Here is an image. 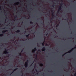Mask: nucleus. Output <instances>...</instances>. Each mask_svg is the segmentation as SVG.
<instances>
[{
  "label": "nucleus",
  "mask_w": 76,
  "mask_h": 76,
  "mask_svg": "<svg viewBox=\"0 0 76 76\" xmlns=\"http://www.w3.org/2000/svg\"><path fill=\"white\" fill-rule=\"evenodd\" d=\"M28 60H27L26 61V62H25V64L24 65V66L25 67H28Z\"/></svg>",
  "instance_id": "nucleus-1"
},
{
  "label": "nucleus",
  "mask_w": 76,
  "mask_h": 76,
  "mask_svg": "<svg viewBox=\"0 0 76 76\" xmlns=\"http://www.w3.org/2000/svg\"><path fill=\"white\" fill-rule=\"evenodd\" d=\"M72 50H71L69 51H68L67 53H65L63 55H62V56L63 57L64 56V55H66L67 53H70L71 52H72Z\"/></svg>",
  "instance_id": "nucleus-2"
},
{
  "label": "nucleus",
  "mask_w": 76,
  "mask_h": 76,
  "mask_svg": "<svg viewBox=\"0 0 76 76\" xmlns=\"http://www.w3.org/2000/svg\"><path fill=\"white\" fill-rule=\"evenodd\" d=\"M61 7H59V8L58 9V13H59V12H60L61 10V6L63 5V4L61 3L60 4Z\"/></svg>",
  "instance_id": "nucleus-3"
},
{
  "label": "nucleus",
  "mask_w": 76,
  "mask_h": 76,
  "mask_svg": "<svg viewBox=\"0 0 76 76\" xmlns=\"http://www.w3.org/2000/svg\"><path fill=\"white\" fill-rule=\"evenodd\" d=\"M5 50L6 51L4 52V54H9V52H7V50H6V48H5Z\"/></svg>",
  "instance_id": "nucleus-4"
},
{
  "label": "nucleus",
  "mask_w": 76,
  "mask_h": 76,
  "mask_svg": "<svg viewBox=\"0 0 76 76\" xmlns=\"http://www.w3.org/2000/svg\"><path fill=\"white\" fill-rule=\"evenodd\" d=\"M37 50V48H34V49H33V50L32 51V53H35V51H36Z\"/></svg>",
  "instance_id": "nucleus-5"
},
{
  "label": "nucleus",
  "mask_w": 76,
  "mask_h": 76,
  "mask_svg": "<svg viewBox=\"0 0 76 76\" xmlns=\"http://www.w3.org/2000/svg\"><path fill=\"white\" fill-rule=\"evenodd\" d=\"M53 13H54V12H53V13H52V15H53V17L52 18H51V20H50V22H52V21H51V20H52V19H54V18L53 16H54V15L53 14Z\"/></svg>",
  "instance_id": "nucleus-6"
},
{
  "label": "nucleus",
  "mask_w": 76,
  "mask_h": 76,
  "mask_svg": "<svg viewBox=\"0 0 76 76\" xmlns=\"http://www.w3.org/2000/svg\"><path fill=\"white\" fill-rule=\"evenodd\" d=\"M42 51H45V48L44 47L42 49Z\"/></svg>",
  "instance_id": "nucleus-7"
},
{
  "label": "nucleus",
  "mask_w": 76,
  "mask_h": 76,
  "mask_svg": "<svg viewBox=\"0 0 76 76\" xmlns=\"http://www.w3.org/2000/svg\"><path fill=\"white\" fill-rule=\"evenodd\" d=\"M39 66H40L41 67H42V66H43V64L41 63L39 64Z\"/></svg>",
  "instance_id": "nucleus-8"
},
{
  "label": "nucleus",
  "mask_w": 76,
  "mask_h": 76,
  "mask_svg": "<svg viewBox=\"0 0 76 76\" xmlns=\"http://www.w3.org/2000/svg\"><path fill=\"white\" fill-rule=\"evenodd\" d=\"M7 31V30H4L2 31L3 33H5Z\"/></svg>",
  "instance_id": "nucleus-9"
},
{
  "label": "nucleus",
  "mask_w": 76,
  "mask_h": 76,
  "mask_svg": "<svg viewBox=\"0 0 76 76\" xmlns=\"http://www.w3.org/2000/svg\"><path fill=\"white\" fill-rule=\"evenodd\" d=\"M16 32H17V33H19V32H20V30H18L16 31Z\"/></svg>",
  "instance_id": "nucleus-10"
},
{
  "label": "nucleus",
  "mask_w": 76,
  "mask_h": 76,
  "mask_svg": "<svg viewBox=\"0 0 76 76\" xmlns=\"http://www.w3.org/2000/svg\"><path fill=\"white\" fill-rule=\"evenodd\" d=\"M76 48V47H74V48H72V49L71 50H72L73 51V50L75 49V48Z\"/></svg>",
  "instance_id": "nucleus-11"
},
{
  "label": "nucleus",
  "mask_w": 76,
  "mask_h": 76,
  "mask_svg": "<svg viewBox=\"0 0 76 76\" xmlns=\"http://www.w3.org/2000/svg\"><path fill=\"white\" fill-rule=\"evenodd\" d=\"M43 42V43H41V44H42V46H44V42Z\"/></svg>",
  "instance_id": "nucleus-12"
},
{
  "label": "nucleus",
  "mask_w": 76,
  "mask_h": 76,
  "mask_svg": "<svg viewBox=\"0 0 76 76\" xmlns=\"http://www.w3.org/2000/svg\"><path fill=\"white\" fill-rule=\"evenodd\" d=\"M19 56H22V53L20 52L19 53Z\"/></svg>",
  "instance_id": "nucleus-13"
},
{
  "label": "nucleus",
  "mask_w": 76,
  "mask_h": 76,
  "mask_svg": "<svg viewBox=\"0 0 76 76\" xmlns=\"http://www.w3.org/2000/svg\"><path fill=\"white\" fill-rule=\"evenodd\" d=\"M18 68L15 69H14V72L15 71H16V70H18Z\"/></svg>",
  "instance_id": "nucleus-14"
},
{
  "label": "nucleus",
  "mask_w": 76,
  "mask_h": 76,
  "mask_svg": "<svg viewBox=\"0 0 76 76\" xmlns=\"http://www.w3.org/2000/svg\"><path fill=\"white\" fill-rule=\"evenodd\" d=\"M4 35L3 34H0V37H2V36H3Z\"/></svg>",
  "instance_id": "nucleus-15"
},
{
  "label": "nucleus",
  "mask_w": 76,
  "mask_h": 76,
  "mask_svg": "<svg viewBox=\"0 0 76 76\" xmlns=\"http://www.w3.org/2000/svg\"><path fill=\"white\" fill-rule=\"evenodd\" d=\"M26 37H29V35H26Z\"/></svg>",
  "instance_id": "nucleus-16"
},
{
  "label": "nucleus",
  "mask_w": 76,
  "mask_h": 76,
  "mask_svg": "<svg viewBox=\"0 0 76 76\" xmlns=\"http://www.w3.org/2000/svg\"><path fill=\"white\" fill-rule=\"evenodd\" d=\"M13 72H14V71H13L12 73L10 75H11V74H12V73H13Z\"/></svg>",
  "instance_id": "nucleus-17"
},
{
  "label": "nucleus",
  "mask_w": 76,
  "mask_h": 76,
  "mask_svg": "<svg viewBox=\"0 0 76 76\" xmlns=\"http://www.w3.org/2000/svg\"><path fill=\"white\" fill-rule=\"evenodd\" d=\"M30 23H31L32 24H33V23L31 21L30 22Z\"/></svg>",
  "instance_id": "nucleus-18"
},
{
  "label": "nucleus",
  "mask_w": 76,
  "mask_h": 76,
  "mask_svg": "<svg viewBox=\"0 0 76 76\" xmlns=\"http://www.w3.org/2000/svg\"><path fill=\"white\" fill-rule=\"evenodd\" d=\"M54 5L53 4L52 5V7H54Z\"/></svg>",
  "instance_id": "nucleus-19"
},
{
  "label": "nucleus",
  "mask_w": 76,
  "mask_h": 76,
  "mask_svg": "<svg viewBox=\"0 0 76 76\" xmlns=\"http://www.w3.org/2000/svg\"><path fill=\"white\" fill-rule=\"evenodd\" d=\"M74 76H76V73H75L74 75Z\"/></svg>",
  "instance_id": "nucleus-20"
},
{
  "label": "nucleus",
  "mask_w": 76,
  "mask_h": 76,
  "mask_svg": "<svg viewBox=\"0 0 76 76\" xmlns=\"http://www.w3.org/2000/svg\"><path fill=\"white\" fill-rule=\"evenodd\" d=\"M23 50H22L21 51V53H22V52H23Z\"/></svg>",
  "instance_id": "nucleus-21"
},
{
  "label": "nucleus",
  "mask_w": 76,
  "mask_h": 76,
  "mask_svg": "<svg viewBox=\"0 0 76 76\" xmlns=\"http://www.w3.org/2000/svg\"><path fill=\"white\" fill-rule=\"evenodd\" d=\"M33 63H32V64L30 66H32V64H33Z\"/></svg>",
  "instance_id": "nucleus-22"
},
{
  "label": "nucleus",
  "mask_w": 76,
  "mask_h": 76,
  "mask_svg": "<svg viewBox=\"0 0 76 76\" xmlns=\"http://www.w3.org/2000/svg\"><path fill=\"white\" fill-rule=\"evenodd\" d=\"M35 70H36V71L37 72V69H36Z\"/></svg>",
  "instance_id": "nucleus-23"
},
{
  "label": "nucleus",
  "mask_w": 76,
  "mask_h": 76,
  "mask_svg": "<svg viewBox=\"0 0 76 76\" xmlns=\"http://www.w3.org/2000/svg\"><path fill=\"white\" fill-rule=\"evenodd\" d=\"M0 8L1 9V6H0Z\"/></svg>",
  "instance_id": "nucleus-24"
},
{
  "label": "nucleus",
  "mask_w": 76,
  "mask_h": 76,
  "mask_svg": "<svg viewBox=\"0 0 76 76\" xmlns=\"http://www.w3.org/2000/svg\"><path fill=\"white\" fill-rule=\"evenodd\" d=\"M43 22H42V23H41V24H42V23H43Z\"/></svg>",
  "instance_id": "nucleus-25"
},
{
  "label": "nucleus",
  "mask_w": 76,
  "mask_h": 76,
  "mask_svg": "<svg viewBox=\"0 0 76 76\" xmlns=\"http://www.w3.org/2000/svg\"><path fill=\"white\" fill-rule=\"evenodd\" d=\"M48 34V33H47L46 34V36H47V34Z\"/></svg>",
  "instance_id": "nucleus-26"
},
{
  "label": "nucleus",
  "mask_w": 76,
  "mask_h": 76,
  "mask_svg": "<svg viewBox=\"0 0 76 76\" xmlns=\"http://www.w3.org/2000/svg\"><path fill=\"white\" fill-rule=\"evenodd\" d=\"M28 36H29V34H28Z\"/></svg>",
  "instance_id": "nucleus-27"
},
{
  "label": "nucleus",
  "mask_w": 76,
  "mask_h": 76,
  "mask_svg": "<svg viewBox=\"0 0 76 76\" xmlns=\"http://www.w3.org/2000/svg\"><path fill=\"white\" fill-rule=\"evenodd\" d=\"M28 36H29V34H28Z\"/></svg>",
  "instance_id": "nucleus-28"
},
{
  "label": "nucleus",
  "mask_w": 76,
  "mask_h": 76,
  "mask_svg": "<svg viewBox=\"0 0 76 76\" xmlns=\"http://www.w3.org/2000/svg\"><path fill=\"white\" fill-rule=\"evenodd\" d=\"M22 71H21L20 72H21V73H22Z\"/></svg>",
  "instance_id": "nucleus-29"
},
{
  "label": "nucleus",
  "mask_w": 76,
  "mask_h": 76,
  "mask_svg": "<svg viewBox=\"0 0 76 76\" xmlns=\"http://www.w3.org/2000/svg\"><path fill=\"white\" fill-rule=\"evenodd\" d=\"M57 26H56V27H57Z\"/></svg>",
  "instance_id": "nucleus-30"
},
{
  "label": "nucleus",
  "mask_w": 76,
  "mask_h": 76,
  "mask_svg": "<svg viewBox=\"0 0 76 76\" xmlns=\"http://www.w3.org/2000/svg\"><path fill=\"white\" fill-rule=\"evenodd\" d=\"M17 15H15V17H17Z\"/></svg>",
  "instance_id": "nucleus-31"
},
{
  "label": "nucleus",
  "mask_w": 76,
  "mask_h": 76,
  "mask_svg": "<svg viewBox=\"0 0 76 76\" xmlns=\"http://www.w3.org/2000/svg\"><path fill=\"white\" fill-rule=\"evenodd\" d=\"M37 74H38V73L37 72Z\"/></svg>",
  "instance_id": "nucleus-32"
},
{
  "label": "nucleus",
  "mask_w": 76,
  "mask_h": 76,
  "mask_svg": "<svg viewBox=\"0 0 76 76\" xmlns=\"http://www.w3.org/2000/svg\"><path fill=\"white\" fill-rule=\"evenodd\" d=\"M22 76H23V74H22Z\"/></svg>",
  "instance_id": "nucleus-33"
},
{
  "label": "nucleus",
  "mask_w": 76,
  "mask_h": 76,
  "mask_svg": "<svg viewBox=\"0 0 76 76\" xmlns=\"http://www.w3.org/2000/svg\"><path fill=\"white\" fill-rule=\"evenodd\" d=\"M52 12H53V11H52Z\"/></svg>",
  "instance_id": "nucleus-34"
},
{
  "label": "nucleus",
  "mask_w": 76,
  "mask_h": 76,
  "mask_svg": "<svg viewBox=\"0 0 76 76\" xmlns=\"http://www.w3.org/2000/svg\"><path fill=\"white\" fill-rule=\"evenodd\" d=\"M4 13H5L6 12H4Z\"/></svg>",
  "instance_id": "nucleus-35"
},
{
  "label": "nucleus",
  "mask_w": 76,
  "mask_h": 76,
  "mask_svg": "<svg viewBox=\"0 0 76 76\" xmlns=\"http://www.w3.org/2000/svg\"><path fill=\"white\" fill-rule=\"evenodd\" d=\"M4 29H5V28H4Z\"/></svg>",
  "instance_id": "nucleus-36"
},
{
  "label": "nucleus",
  "mask_w": 76,
  "mask_h": 76,
  "mask_svg": "<svg viewBox=\"0 0 76 76\" xmlns=\"http://www.w3.org/2000/svg\"><path fill=\"white\" fill-rule=\"evenodd\" d=\"M39 51H40V52H41V51H40V50H39Z\"/></svg>",
  "instance_id": "nucleus-37"
},
{
  "label": "nucleus",
  "mask_w": 76,
  "mask_h": 76,
  "mask_svg": "<svg viewBox=\"0 0 76 76\" xmlns=\"http://www.w3.org/2000/svg\"><path fill=\"white\" fill-rule=\"evenodd\" d=\"M9 55H8V57H9Z\"/></svg>",
  "instance_id": "nucleus-38"
},
{
  "label": "nucleus",
  "mask_w": 76,
  "mask_h": 76,
  "mask_svg": "<svg viewBox=\"0 0 76 76\" xmlns=\"http://www.w3.org/2000/svg\"><path fill=\"white\" fill-rule=\"evenodd\" d=\"M56 16H57V14H56Z\"/></svg>",
  "instance_id": "nucleus-39"
},
{
  "label": "nucleus",
  "mask_w": 76,
  "mask_h": 76,
  "mask_svg": "<svg viewBox=\"0 0 76 76\" xmlns=\"http://www.w3.org/2000/svg\"><path fill=\"white\" fill-rule=\"evenodd\" d=\"M45 40H44V41H45Z\"/></svg>",
  "instance_id": "nucleus-40"
},
{
  "label": "nucleus",
  "mask_w": 76,
  "mask_h": 76,
  "mask_svg": "<svg viewBox=\"0 0 76 76\" xmlns=\"http://www.w3.org/2000/svg\"><path fill=\"white\" fill-rule=\"evenodd\" d=\"M41 19H42V18H41Z\"/></svg>",
  "instance_id": "nucleus-41"
},
{
  "label": "nucleus",
  "mask_w": 76,
  "mask_h": 76,
  "mask_svg": "<svg viewBox=\"0 0 76 76\" xmlns=\"http://www.w3.org/2000/svg\"><path fill=\"white\" fill-rule=\"evenodd\" d=\"M49 13H50V11H49Z\"/></svg>",
  "instance_id": "nucleus-42"
},
{
  "label": "nucleus",
  "mask_w": 76,
  "mask_h": 76,
  "mask_svg": "<svg viewBox=\"0 0 76 76\" xmlns=\"http://www.w3.org/2000/svg\"><path fill=\"white\" fill-rule=\"evenodd\" d=\"M71 34H72V33H71Z\"/></svg>",
  "instance_id": "nucleus-43"
},
{
  "label": "nucleus",
  "mask_w": 76,
  "mask_h": 76,
  "mask_svg": "<svg viewBox=\"0 0 76 76\" xmlns=\"http://www.w3.org/2000/svg\"><path fill=\"white\" fill-rule=\"evenodd\" d=\"M34 62H33V63H34Z\"/></svg>",
  "instance_id": "nucleus-44"
},
{
  "label": "nucleus",
  "mask_w": 76,
  "mask_h": 76,
  "mask_svg": "<svg viewBox=\"0 0 76 76\" xmlns=\"http://www.w3.org/2000/svg\"><path fill=\"white\" fill-rule=\"evenodd\" d=\"M34 62H33V63H34Z\"/></svg>",
  "instance_id": "nucleus-45"
}]
</instances>
